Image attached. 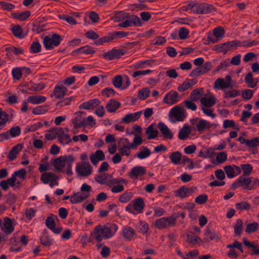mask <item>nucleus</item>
Instances as JSON below:
<instances>
[{"instance_id":"nucleus-20","label":"nucleus","mask_w":259,"mask_h":259,"mask_svg":"<svg viewBox=\"0 0 259 259\" xmlns=\"http://www.w3.org/2000/svg\"><path fill=\"white\" fill-rule=\"evenodd\" d=\"M246 176H241L239 178L240 179L241 186L244 185V189L246 190H253V186L251 185H250L252 182V180L254 179L253 177H246Z\"/></svg>"},{"instance_id":"nucleus-49","label":"nucleus","mask_w":259,"mask_h":259,"mask_svg":"<svg viewBox=\"0 0 259 259\" xmlns=\"http://www.w3.org/2000/svg\"><path fill=\"white\" fill-rule=\"evenodd\" d=\"M258 223L255 222L248 224L245 229L246 232L250 234L258 230Z\"/></svg>"},{"instance_id":"nucleus-5","label":"nucleus","mask_w":259,"mask_h":259,"mask_svg":"<svg viewBox=\"0 0 259 259\" xmlns=\"http://www.w3.org/2000/svg\"><path fill=\"white\" fill-rule=\"evenodd\" d=\"M225 33V29L221 26L216 27L213 29V34L214 37L210 33L207 34V39L209 42L214 44L220 41L224 36Z\"/></svg>"},{"instance_id":"nucleus-48","label":"nucleus","mask_w":259,"mask_h":259,"mask_svg":"<svg viewBox=\"0 0 259 259\" xmlns=\"http://www.w3.org/2000/svg\"><path fill=\"white\" fill-rule=\"evenodd\" d=\"M205 73V71L203 69L202 66H200L199 67H197L194 69H193L190 74V76L191 77H197L200 76L201 75L204 74Z\"/></svg>"},{"instance_id":"nucleus-10","label":"nucleus","mask_w":259,"mask_h":259,"mask_svg":"<svg viewBox=\"0 0 259 259\" xmlns=\"http://www.w3.org/2000/svg\"><path fill=\"white\" fill-rule=\"evenodd\" d=\"M179 94L175 91H170L167 93L163 98V103L173 105L179 101Z\"/></svg>"},{"instance_id":"nucleus-9","label":"nucleus","mask_w":259,"mask_h":259,"mask_svg":"<svg viewBox=\"0 0 259 259\" xmlns=\"http://www.w3.org/2000/svg\"><path fill=\"white\" fill-rule=\"evenodd\" d=\"M92 166L88 163L87 164L77 163L76 171L80 176H89L92 172Z\"/></svg>"},{"instance_id":"nucleus-7","label":"nucleus","mask_w":259,"mask_h":259,"mask_svg":"<svg viewBox=\"0 0 259 259\" xmlns=\"http://www.w3.org/2000/svg\"><path fill=\"white\" fill-rule=\"evenodd\" d=\"M193 12L197 14H208L212 11H215V8L211 5L207 3H201L196 6V8L193 9Z\"/></svg>"},{"instance_id":"nucleus-39","label":"nucleus","mask_w":259,"mask_h":259,"mask_svg":"<svg viewBox=\"0 0 259 259\" xmlns=\"http://www.w3.org/2000/svg\"><path fill=\"white\" fill-rule=\"evenodd\" d=\"M66 91V88L65 87L56 86L54 90V95L56 99H60L64 96Z\"/></svg>"},{"instance_id":"nucleus-8","label":"nucleus","mask_w":259,"mask_h":259,"mask_svg":"<svg viewBox=\"0 0 259 259\" xmlns=\"http://www.w3.org/2000/svg\"><path fill=\"white\" fill-rule=\"evenodd\" d=\"M172 116L175 117L178 121H183L185 117L182 109L178 106L172 108L169 112V120L172 122H175V120L172 119Z\"/></svg>"},{"instance_id":"nucleus-22","label":"nucleus","mask_w":259,"mask_h":259,"mask_svg":"<svg viewBox=\"0 0 259 259\" xmlns=\"http://www.w3.org/2000/svg\"><path fill=\"white\" fill-rule=\"evenodd\" d=\"M133 206L134 209L141 213L143 211V210L145 206V202L143 198L139 197L133 200Z\"/></svg>"},{"instance_id":"nucleus-61","label":"nucleus","mask_w":259,"mask_h":259,"mask_svg":"<svg viewBox=\"0 0 259 259\" xmlns=\"http://www.w3.org/2000/svg\"><path fill=\"white\" fill-rule=\"evenodd\" d=\"M236 208L240 210H248L250 208V205L246 201H242L236 203Z\"/></svg>"},{"instance_id":"nucleus-56","label":"nucleus","mask_w":259,"mask_h":259,"mask_svg":"<svg viewBox=\"0 0 259 259\" xmlns=\"http://www.w3.org/2000/svg\"><path fill=\"white\" fill-rule=\"evenodd\" d=\"M241 167L243 171L242 176H249L253 169L252 165L250 164H241Z\"/></svg>"},{"instance_id":"nucleus-36","label":"nucleus","mask_w":259,"mask_h":259,"mask_svg":"<svg viewBox=\"0 0 259 259\" xmlns=\"http://www.w3.org/2000/svg\"><path fill=\"white\" fill-rule=\"evenodd\" d=\"M186 242L189 244L194 245L196 243H201L202 240L199 236L194 235L193 233H191L187 235Z\"/></svg>"},{"instance_id":"nucleus-63","label":"nucleus","mask_w":259,"mask_h":259,"mask_svg":"<svg viewBox=\"0 0 259 259\" xmlns=\"http://www.w3.org/2000/svg\"><path fill=\"white\" fill-rule=\"evenodd\" d=\"M75 52H79L84 53L85 54H93L95 53V51L91 49L90 47L87 46L83 47H81L79 49L76 50Z\"/></svg>"},{"instance_id":"nucleus-32","label":"nucleus","mask_w":259,"mask_h":259,"mask_svg":"<svg viewBox=\"0 0 259 259\" xmlns=\"http://www.w3.org/2000/svg\"><path fill=\"white\" fill-rule=\"evenodd\" d=\"M204 94L203 88L194 89L190 96V99L192 101H197Z\"/></svg>"},{"instance_id":"nucleus-31","label":"nucleus","mask_w":259,"mask_h":259,"mask_svg":"<svg viewBox=\"0 0 259 259\" xmlns=\"http://www.w3.org/2000/svg\"><path fill=\"white\" fill-rule=\"evenodd\" d=\"M243 242L244 245L248 247L251 248V252L250 253L251 254L258 255L259 254V247L252 242L248 241L246 238H243Z\"/></svg>"},{"instance_id":"nucleus-18","label":"nucleus","mask_w":259,"mask_h":259,"mask_svg":"<svg viewBox=\"0 0 259 259\" xmlns=\"http://www.w3.org/2000/svg\"><path fill=\"white\" fill-rule=\"evenodd\" d=\"M213 239H215L218 241L221 239V238L214 232L211 231L208 228H207L204 233L203 241L205 242H208Z\"/></svg>"},{"instance_id":"nucleus-62","label":"nucleus","mask_w":259,"mask_h":259,"mask_svg":"<svg viewBox=\"0 0 259 259\" xmlns=\"http://www.w3.org/2000/svg\"><path fill=\"white\" fill-rule=\"evenodd\" d=\"M252 76V73L251 72H249L245 77V82L249 84V86L250 88H254L256 85V82H254L253 81Z\"/></svg>"},{"instance_id":"nucleus-47","label":"nucleus","mask_w":259,"mask_h":259,"mask_svg":"<svg viewBox=\"0 0 259 259\" xmlns=\"http://www.w3.org/2000/svg\"><path fill=\"white\" fill-rule=\"evenodd\" d=\"M143 149L142 151L137 154V156L141 159H144L149 157L151 155L150 150L146 147L142 146L141 147Z\"/></svg>"},{"instance_id":"nucleus-3","label":"nucleus","mask_w":259,"mask_h":259,"mask_svg":"<svg viewBox=\"0 0 259 259\" xmlns=\"http://www.w3.org/2000/svg\"><path fill=\"white\" fill-rule=\"evenodd\" d=\"M176 223V218L172 217H163L155 221V226L159 229L174 226Z\"/></svg>"},{"instance_id":"nucleus-58","label":"nucleus","mask_w":259,"mask_h":259,"mask_svg":"<svg viewBox=\"0 0 259 259\" xmlns=\"http://www.w3.org/2000/svg\"><path fill=\"white\" fill-rule=\"evenodd\" d=\"M131 148L130 144H124L122 147L119 149V151L121 155L128 156L131 153Z\"/></svg>"},{"instance_id":"nucleus-27","label":"nucleus","mask_w":259,"mask_h":259,"mask_svg":"<svg viewBox=\"0 0 259 259\" xmlns=\"http://www.w3.org/2000/svg\"><path fill=\"white\" fill-rule=\"evenodd\" d=\"M53 165L56 169L59 172H65L63 168L65 166V162L62 157L60 156L53 160Z\"/></svg>"},{"instance_id":"nucleus-28","label":"nucleus","mask_w":259,"mask_h":259,"mask_svg":"<svg viewBox=\"0 0 259 259\" xmlns=\"http://www.w3.org/2000/svg\"><path fill=\"white\" fill-rule=\"evenodd\" d=\"M213 124L204 119H200L196 124V128L198 132L202 131L211 128Z\"/></svg>"},{"instance_id":"nucleus-34","label":"nucleus","mask_w":259,"mask_h":259,"mask_svg":"<svg viewBox=\"0 0 259 259\" xmlns=\"http://www.w3.org/2000/svg\"><path fill=\"white\" fill-rule=\"evenodd\" d=\"M159 132L157 130L154 128V125H150L146 130V134L148 135V140L156 138L158 136Z\"/></svg>"},{"instance_id":"nucleus-30","label":"nucleus","mask_w":259,"mask_h":259,"mask_svg":"<svg viewBox=\"0 0 259 259\" xmlns=\"http://www.w3.org/2000/svg\"><path fill=\"white\" fill-rule=\"evenodd\" d=\"M200 102L205 107H210L215 104L216 101L215 98L211 95L208 98L202 97L200 99Z\"/></svg>"},{"instance_id":"nucleus-29","label":"nucleus","mask_w":259,"mask_h":259,"mask_svg":"<svg viewBox=\"0 0 259 259\" xmlns=\"http://www.w3.org/2000/svg\"><path fill=\"white\" fill-rule=\"evenodd\" d=\"M191 133V128L190 126L187 124H185L183 127L180 130L178 137L182 140H186Z\"/></svg>"},{"instance_id":"nucleus-55","label":"nucleus","mask_w":259,"mask_h":259,"mask_svg":"<svg viewBox=\"0 0 259 259\" xmlns=\"http://www.w3.org/2000/svg\"><path fill=\"white\" fill-rule=\"evenodd\" d=\"M53 216L57 218V216L53 215L52 214L51 215L48 217L46 220V225L50 230L54 229V227H56L55 221L53 218Z\"/></svg>"},{"instance_id":"nucleus-45","label":"nucleus","mask_w":259,"mask_h":259,"mask_svg":"<svg viewBox=\"0 0 259 259\" xmlns=\"http://www.w3.org/2000/svg\"><path fill=\"white\" fill-rule=\"evenodd\" d=\"M214 87L218 89H227L229 88V83L226 82L223 78H219L214 82Z\"/></svg>"},{"instance_id":"nucleus-52","label":"nucleus","mask_w":259,"mask_h":259,"mask_svg":"<svg viewBox=\"0 0 259 259\" xmlns=\"http://www.w3.org/2000/svg\"><path fill=\"white\" fill-rule=\"evenodd\" d=\"M150 93V91L148 88H143L142 90L139 91L138 97L141 100H145L149 96Z\"/></svg>"},{"instance_id":"nucleus-4","label":"nucleus","mask_w":259,"mask_h":259,"mask_svg":"<svg viewBox=\"0 0 259 259\" xmlns=\"http://www.w3.org/2000/svg\"><path fill=\"white\" fill-rule=\"evenodd\" d=\"M240 45V41L239 40H235L217 45L214 46V50L217 52H223L224 54H226L232 48L237 47L239 46Z\"/></svg>"},{"instance_id":"nucleus-64","label":"nucleus","mask_w":259,"mask_h":259,"mask_svg":"<svg viewBox=\"0 0 259 259\" xmlns=\"http://www.w3.org/2000/svg\"><path fill=\"white\" fill-rule=\"evenodd\" d=\"M249 147H256L259 146V137H255L251 140H247L246 145Z\"/></svg>"},{"instance_id":"nucleus-25","label":"nucleus","mask_w":259,"mask_h":259,"mask_svg":"<svg viewBox=\"0 0 259 259\" xmlns=\"http://www.w3.org/2000/svg\"><path fill=\"white\" fill-rule=\"evenodd\" d=\"M191 193V191L190 188L185 186H182L175 191V196L181 198H184L188 197Z\"/></svg>"},{"instance_id":"nucleus-53","label":"nucleus","mask_w":259,"mask_h":259,"mask_svg":"<svg viewBox=\"0 0 259 259\" xmlns=\"http://www.w3.org/2000/svg\"><path fill=\"white\" fill-rule=\"evenodd\" d=\"M21 128L19 126H15L12 127L9 132V134L10 137H16L21 134Z\"/></svg>"},{"instance_id":"nucleus-54","label":"nucleus","mask_w":259,"mask_h":259,"mask_svg":"<svg viewBox=\"0 0 259 259\" xmlns=\"http://www.w3.org/2000/svg\"><path fill=\"white\" fill-rule=\"evenodd\" d=\"M131 23V26H141L142 25V22L141 19L135 15H132L130 19H128Z\"/></svg>"},{"instance_id":"nucleus-15","label":"nucleus","mask_w":259,"mask_h":259,"mask_svg":"<svg viewBox=\"0 0 259 259\" xmlns=\"http://www.w3.org/2000/svg\"><path fill=\"white\" fill-rule=\"evenodd\" d=\"M90 196V194L88 193H77L74 194L70 198V202L72 204H75L80 203L85 200Z\"/></svg>"},{"instance_id":"nucleus-44","label":"nucleus","mask_w":259,"mask_h":259,"mask_svg":"<svg viewBox=\"0 0 259 259\" xmlns=\"http://www.w3.org/2000/svg\"><path fill=\"white\" fill-rule=\"evenodd\" d=\"M181 158L182 154L179 151L174 152L169 156V158L171 161L175 164H178L180 163Z\"/></svg>"},{"instance_id":"nucleus-46","label":"nucleus","mask_w":259,"mask_h":259,"mask_svg":"<svg viewBox=\"0 0 259 259\" xmlns=\"http://www.w3.org/2000/svg\"><path fill=\"white\" fill-rule=\"evenodd\" d=\"M12 33L17 37L22 38L23 37V29L20 25H14V27L11 29Z\"/></svg>"},{"instance_id":"nucleus-16","label":"nucleus","mask_w":259,"mask_h":259,"mask_svg":"<svg viewBox=\"0 0 259 259\" xmlns=\"http://www.w3.org/2000/svg\"><path fill=\"white\" fill-rule=\"evenodd\" d=\"M158 127L161 132L163 136L165 139H171L173 135L169 128L163 122H159L158 124Z\"/></svg>"},{"instance_id":"nucleus-37","label":"nucleus","mask_w":259,"mask_h":259,"mask_svg":"<svg viewBox=\"0 0 259 259\" xmlns=\"http://www.w3.org/2000/svg\"><path fill=\"white\" fill-rule=\"evenodd\" d=\"M30 14L31 12L29 11H25L21 13H13L12 16L15 19H19L21 21H24L30 16Z\"/></svg>"},{"instance_id":"nucleus-43","label":"nucleus","mask_w":259,"mask_h":259,"mask_svg":"<svg viewBox=\"0 0 259 259\" xmlns=\"http://www.w3.org/2000/svg\"><path fill=\"white\" fill-rule=\"evenodd\" d=\"M243 230V222L241 219H238L234 226V234L236 236H240Z\"/></svg>"},{"instance_id":"nucleus-2","label":"nucleus","mask_w":259,"mask_h":259,"mask_svg":"<svg viewBox=\"0 0 259 259\" xmlns=\"http://www.w3.org/2000/svg\"><path fill=\"white\" fill-rule=\"evenodd\" d=\"M62 38L57 33H54L51 37L46 36L44 38V45L47 50L53 48L54 46H59Z\"/></svg>"},{"instance_id":"nucleus-24","label":"nucleus","mask_w":259,"mask_h":259,"mask_svg":"<svg viewBox=\"0 0 259 259\" xmlns=\"http://www.w3.org/2000/svg\"><path fill=\"white\" fill-rule=\"evenodd\" d=\"M96 124L95 120L92 116H89L87 118H84L81 121L79 122L77 125L75 126L78 127H85L88 126H93Z\"/></svg>"},{"instance_id":"nucleus-11","label":"nucleus","mask_w":259,"mask_h":259,"mask_svg":"<svg viewBox=\"0 0 259 259\" xmlns=\"http://www.w3.org/2000/svg\"><path fill=\"white\" fill-rule=\"evenodd\" d=\"M1 230L7 234H10L13 232L14 228L11 219L8 217L4 218V222L1 226Z\"/></svg>"},{"instance_id":"nucleus-6","label":"nucleus","mask_w":259,"mask_h":259,"mask_svg":"<svg viewBox=\"0 0 259 259\" xmlns=\"http://www.w3.org/2000/svg\"><path fill=\"white\" fill-rule=\"evenodd\" d=\"M125 54V51L121 49H112L103 54V58L108 60H111L115 59H119Z\"/></svg>"},{"instance_id":"nucleus-51","label":"nucleus","mask_w":259,"mask_h":259,"mask_svg":"<svg viewBox=\"0 0 259 259\" xmlns=\"http://www.w3.org/2000/svg\"><path fill=\"white\" fill-rule=\"evenodd\" d=\"M108 177H111V175L106 174L102 175L97 176L95 179V181L100 184H106Z\"/></svg>"},{"instance_id":"nucleus-14","label":"nucleus","mask_w":259,"mask_h":259,"mask_svg":"<svg viewBox=\"0 0 259 259\" xmlns=\"http://www.w3.org/2000/svg\"><path fill=\"white\" fill-rule=\"evenodd\" d=\"M105 159V154L101 150H97L95 153L91 154L90 156L91 162L94 165H96L99 161L104 160Z\"/></svg>"},{"instance_id":"nucleus-21","label":"nucleus","mask_w":259,"mask_h":259,"mask_svg":"<svg viewBox=\"0 0 259 259\" xmlns=\"http://www.w3.org/2000/svg\"><path fill=\"white\" fill-rule=\"evenodd\" d=\"M22 148L23 146L21 144H18L13 147L9 152L8 156L10 160L13 161L15 159L19 152L22 150Z\"/></svg>"},{"instance_id":"nucleus-50","label":"nucleus","mask_w":259,"mask_h":259,"mask_svg":"<svg viewBox=\"0 0 259 259\" xmlns=\"http://www.w3.org/2000/svg\"><path fill=\"white\" fill-rule=\"evenodd\" d=\"M49 110L48 105L38 106L33 109L32 113L34 114L38 115L45 113Z\"/></svg>"},{"instance_id":"nucleus-57","label":"nucleus","mask_w":259,"mask_h":259,"mask_svg":"<svg viewBox=\"0 0 259 259\" xmlns=\"http://www.w3.org/2000/svg\"><path fill=\"white\" fill-rule=\"evenodd\" d=\"M224 169L229 178H233L237 175L235 174L234 168L231 165H226L224 167Z\"/></svg>"},{"instance_id":"nucleus-26","label":"nucleus","mask_w":259,"mask_h":259,"mask_svg":"<svg viewBox=\"0 0 259 259\" xmlns=\"http://www.w3.org/2000/svg\"><path fill=\"white\" fill-rule=\"evenodd\" d=\"M146 173L145 168L141 166H137L134 167L131 170L130 176L131 178L133 177H138L143 175Z\"/></svg>"},{"instance_id":"nucleus-23","label":"nucleus","mask_w":259,"mask_h":259,"mask_svg":"<svg viewBox=\"0 0 259 259\" xmlns=\"http://www.w3.org/2000/svg\"><path fill=\"white\" fill-rule=\"evenodd\" d=\"M121 106L119 102L116 101L115 99H111L107 104L106 106V110L110 113L114 112Z\"/></svg>"},{"instance_id":"nucleus-13","label":"nucleus","mask_w":259,"mask_h":259,"mask_svg":"<svg viewBox=\"0 0 259 259\" xmlns=\"http://www.w3.org/2000/svg\"><path fill=\"white\" fill-rule=\"evenodd\" d=\"M142 114V111H140L134 113L127 114L122 118V122L125 123H129L132 122H135L140 118Z\"/></svg>"},{"instance_id":"nucleus-33","label":"nucleus","mask_w":259,"mask_h":259,"mask_svg":"<svg viewBox=\"0 0 259 259\" xmlns=\"http://www.w3.org/2000/svg\"><path fill=\"white\" fill-rule=\"evenodd\" d=\"M46 100L45 96L40 95L31 96L28 97L27 102L33 104H38L44 102Z\"/></svg>"},{"instance_id":"nucleus-12","label":"nucleus","mask_w":259,"mask_h":259,"mask_svg":"<svg viewBox=\"0 0 259 259\" xmlns=\"http://www.w3.org/2000/svg\"><path fill=\"white\" fill-rule=\"evenodd\" d=\"M132 134L135 135V137L132 143H130L127 139H120V141H124L125 143L130 144L131 149H136L138 146L140 145L143 143V139L140 136L138 135L137 133L132 132Z\"/></svg>"},{"instance_id":"nucleus-40","label":"nucleus","mask_w":259,"mask_h":259,"mask_svg":"<svg viewBox=\"0 0 259 259\" xmlns=\"http://www.w3.org/2000/svg\"><path fill=\"white\" fill-rule=\"evenodd\" d=\"M114 39V35H113L112 33L108 34L107 36L103 37L95 41L96 45H101L104 42H109L112 41Z\"/></svg>"},{"instance_id":"nucleus-60","label":"nucleus","mask_w":259,"mask_h":259,"mask_svg":"<svg viewBox=\"0 0 259 259\" xmlns=\"http://www.w3.org/2000/svg\"><path fill=\"white\" fill-rule=\"evenodd\" d=\"M112 83L114 87L119 89L120 88L122 84V78L121 75H116L112 79Z\"/></svg>"},{"instance_id":"nucleus-42","label":"nucleus","mask_w":259,"mask_h":259,"mask_svg":"<svg viewBox=\"0 0 259 259\" xmlns=\"http://www.w3.org/2000/svg\"><path fill=\"white\" fill-rule=\"evenodd\" d=\"M196 83L197 81H194V83H191L189 79H186L181 85L178 87V90L180 92H183Z\"/></svg>"},{"instance_id":"nucleus-59","label":"nucleus","mask_w":259,"mask_h":259,"mask_svg":"<svg viewBox=\"0 0 259 259\" xmlns=\"http://www.w3.org/2000/svg\"><path fill=\"white\" fill-rule=\"evenodd\" d=\"M41 46L38 41L33 42L30 48V52L32 53H37L41 51Z\"/></svg>"},{"instance_id":"nucleus-19","label":"nucleus","mask_w":259,"mask_h":259,"mask_svg":"<svg viewBox=\"0 0 259 259\" xmlns=\"http://www.w3.org/2000/svg\"><path fill=\"white\" fill-rule=\"evenodd\" d=\"M100 104V101L99 100L97 99H94L81 104L79 106V108L84 109H93L95 107L98 106Z\"/></svg>"},{"instance_id":"nucleus-35","label":"nucleus","mask_w":259,"mask_h":259,"mask_svg":"<svg viewBox=\"0 0 259 259\" xmlns=\"http://www.w3.org/2000/svg\"><path fill=\"white\" fill-rule=\"evenodd\" d=\"M40 241L43 246H49L52 244L53 240L47 235V231H44L42 235L40 237Z\"/></svg>"},{"instance_id":"nucleus-41","label":"nucleus","mask_w":259,"mask_h":259,"mask_svg":"<svg viewBox=\"0 0 259 259\" xmlns=\"http://www.w3.org/2000/svg\"><path fill=\"white\" fill-rule=\"evenodd\" d=\"M9 120V115L5 111H3L0 108V131L6 125Z\"/></svg>"},{"instance_id":"nucleus-1","label":"nucleus","mask_w":259,"mask_h":259,"mask_svg":"<svg viewBox=\"0 0 259 259\" xmlns=\"http://www.w3.org/2000/svg\"><path fill=\"white\" fill-rule=\"evenodd\" d=\"M94 234H95V240L98 242H101L104 237L108 239L112 237L110 233L108 227L105 226L98 225L94 228Z\"/></svg>"},{"instance_id":"nucleus-17","label":"nucleus","mask_w":259,"mask_h":259,"mask_svg":"<svg viewBox=\"0 0 259 259\" xmlns=\"http://www.w3.org/2000/svg\"><path fill=\"white\" fill-rule=\"evenodd\" d=\"M58 178L52 172H45L40 177V180L44 184H48L49 182H54L58 180Z\"/></svg>"},{"instance_id":"nucleus-38","label":"nucleus","mask_w":259,"mask_h":259,"mask_svg":"<svg viewBox=\"0 0 259 259\" xmlns=\"http://www.w3.org/2000/svg\"><path fill=\"white\" fill-rule=\"evenodd\" d=\"M135 234V230L130 227H126L123 230V237L128 240H131L133 238V236Z\"/></svg>"}]
</instances>
